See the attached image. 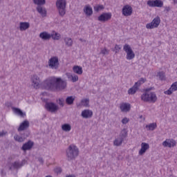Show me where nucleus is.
<instances>
[{
  "mask_svg": "<svg viewBox=\"0 0 177 177\" xmlns=\"http://www.w3.org/2000/svg\"><path fill=\"white\" fill-rule=\"evenodd\" d=\"M123 50H124L127 54L126 58L127 60H132L135 59V53H133V50L129 44H124L123 46Z\"/></svg>",
  "mask_w": 177,
  "mask_h": 177,
  "instance_id": "nucleus-5",
  "label": "nucleus"
},
{
  "mask_svg": "<svg viewBox=\"0 0 177 177\" xmlns=\"http://www.w3.org/2000/svg\"><path fill=\"white\" fill-rule=\"evenodd\" d=\"M174 3H177V0H173Z\"/></svg>",
  "mask_w": 177,
  "mask_h": 177,
  "instance_id": "nucleus-57",
  "label": "nucleus"
},
{
  "mask_svg": "<svg viewBox=\"0 0 177 177\" xmlns=\"http://www.w3.org/2000/svg\"><path fill=\"white\" fill-rule=\"evenodd\" d=\"M30 127V122L28 120H24L21 124L19 125V127L18 128L19 132L21 131H24L25 129H27Z\"/></svg>",
  "mask_w": 177,
  "mask_h": 177,
  "instance_id": "nucleus-18",
  "label": "nucleus"
},
{
  "mask_svg": "<svg viewBox=\"0 0 177 177\" xmlns=\"http://www.w3.org/2000/svg\"><path fill=\"white\" fill-rule=\"evenodd\" d=\"M129 122V119L128 118H124L122 120V124H125Z\"/></svg>",
  "mask_w": 177,
  "mask_h": 177,
  "instance_id": "nucleus-45",
  "label": "nucleus"
},
{
  "mask_svg": "<svg viewBox=\"0 0 177 177\" xmlns=\"http://www.w3.org/2000/svg\"><path fill=\"white\" fill-rule=\"evenodd\" d=\"M158 77H159V78H160V80L161 81L165 80V75L164 74L163 72H159V73H158Z\"/></svg>",
  "mask_w": 177,
  "mask_h": 177,
  "instance_id": "nucleus-41",
  "label": "nucleus"
},
{
  "mask_svg": "<svg viewBox=\"0 0 177 177\" xmlns=\"http://www.w3.org/2000/svg\"><path fill=\"white\" fill-rule=\"evenodd\" d=\"M14 139H15V142H18L19 143H23V142H24V140H26L25 138H23L17 134L14 136Z\"/></svg>",
  "mask_w": 177,
  "mask_h": 177,
  "instance_id": "nucleus-32",
  "label": "nucleus"
},
{
  "mask_svg": "<svg viewBox=\"0 0 177 177\" xmlns=\"http://www.w3.org/2000/svg\"><path fill=\"white\" fill-rule=\"evenodd\" d=\"M100 53H101L102 55H109V50L106 48H104L101 50V52Z\"/></svg>",
  "mask_w": 177,
  "mask_h": 177,
  "instance_id": "nucleus-44",
  "label": "nucleus"
},
{
  "mask_svg": "<svg viewBox=\"0 0 177 177\" xmlns=\"http://www.w3.org/2000/svg\"><path fill=\"white\" fill-rule=\"evenodd\" d=\"M56 6L59 16H61V17H64L66 15V6H67V1H66V0H57Z\"/></svg>",
  "mask_w": 177,
  "mask_h": 177,
  "instance_id": "nucleus-4",
  "label": "nucleus"
},
{
  "mask_svg": "<svg viewBox=\"0 0 177 177\" xmlns=\"http://www.w3.org/2000/svg\"><path fill=\"white\" fill-rule=\"evenodd\" d=\"M26 164H27V160H26V159L22 160L21 162L19 160H16L12 163V165L10 167V170L12 171V168L14 169H20V168L24 167Z\"/></svg>",
  "mask_w": 177,
  "mask_h": 177,
  "instance_id": "nucleus-9",
  "label": "nucleus"
},
{
  "mask_svg": "<svg viewBox=\"0 0 177 177\" xmlns=\"http://www.w3.org/2000/svg\"><path fill=\"white\" fill-rule=\"evenodd\" d=\"M132 12H133V10L129 5L124 6L122 10L123 16H125L126 17H128V16H131Z\"/></svg>",
  "mask_w": 177,
  "mask_h": 177,
  "instance_id": "nucleus-11",
  "label": "nucleus"
},
{
  "mask_svg": "<svg viewBox=\"0 0 177 177\" xmlns=\"http://www.w3.org/2000/svg\"><path fill=\"white\" fill-rule=\"evenodd\" d=\"M79 80L78 75H72V79L71 80V82H77Z\"/></svg>",
  "mask_w": 177,
  "mask_h": 177,
  "instance_id": "nucleus-42",
  "label": "nucleus"
},
{
  "mask_svg": "<svg viewBox=\"0 0 177 177\" xmlns=\"http://www.w3.org/2000/svg\"><path fill=\"white\" fill-rule=\"evenodd\" d=\"M55 172H56V174H62V168L61 167L55 168Z\"/></svg>",
  "mask_w": 177,
  "mask_h": 177,
  "instance_id": "nucleus-47",
  "label": "nucleus"
},
{
  "mask_svg": "<svg viewBox=\"0 0 177 177\" xmlns=\"http://www.w3.org/2000/svg\"><path fill=\"white\" fill-rule=\"evenodd\" d=\"M39 161L42 164L44 162V159H42V158H39Z\"/></svg>",
  "mask_w": 177,
  "mask_h": 177,
  "instance_id": "nucleus-53",
  "label": "nucleus"
},
{
  "mask_svg": "<svg viewBox=\"0 0 177 177\" xmlns=\"http://www.w3.org/2000/svg\"><path fill=\"white\" fill-rule=\"evenodd\" d=\"M162 146L164 147H171V146L172 147H174V146H176V143H175V142H173L169 139H167L165 141L162 142Z\"/></svg>",
  "mask_w": 177,
  "mask_h": 177,
  "instance_id": "nucleus-24",
  "label": "nucleus"
},
{
  "mask_svg": "<svg viewBox=\"0 0 177 177\" xmlns=\"http://www.w3.org/2000/svg\"><path fill=\"white\" fill-rule=\"evenodd\" d=\"M66 75L68 80L69 81H71V80L73 79V75L71 73H66Z\"/></svg>",
  "mask_w": 177,
  "mask_h": 177,
  "instance_id": "nucleus-46",
  "label": "nucleus"
},
{
  "mask_svg": "<svg viewBox=\"0 0 177 177\" xmlns=\"http://www.w3.org/2000/svg\"><path fill=\"white\" fill-rule=\"evenodd\" d=\"M80 41H82V42H85V40H82V39H80Z\"/></svg>",
  "mask_w": 177,
  "mask_h": 177,
  "instance_id": "nucleus-56",
  "label": "nucleus"
},
{
  "mask_svg": "<svg viewBox=\"0 0 177 177\" xmlns=\"http://www.w3.org/2000/svg\"><path fill=\"white\" fill-rule=\"evenodd\" d=\"M16 158V155L12 154L10 156V158H8V160H10V161H12V160H15Z\"/></svg>",
  "mask_w": 177,
  "mask_h": 177,
  "instance_id": "nucleus-50",
  "label": "nucleus"
},
{
  "mask_svg": "<svg viewBox=\"0 0 177 177\" xmlns=\"http://www.w3.org/2000/svg\"><path fill=\"white\" fill-rule=\"evenodd\" d=\"M127 136H128V131H127V129H123L121 131L119 135V137H120L121 138H123V140H124Z\"/></svg>",
  "mask_w": 177,
  "mask_h": 177,
  "instance_id": "nucleus-33",
  "label": "nucleus"
},
{
  "mask_svg": "<svg viewBox=\"0 0 177 177\" xmlns=\"http://www.w3.org/2000/svg\"><path fill=\"white\" fill-rule=\"evenodd\" d=\"M151 89H153V87L148 88L146 89V92L147 93L150 92V91H151Z\"/></svg>",
  "mask_w": 177,
  "mask_h": 177,
  "instance_id": "nucleus-52",
  "label": "nucleus"
},
{
  "mask_svg": "<svg viewBox=\"0 0 177 177\" xmlns=\"http://www.w3.org/2000/svg\"><path fill=\"white\" fill-rule=\"evenodd\" d=\"M35 5H37V6H42V5H45V0H33Z\"/></svg>",
  "mask_w": 177,
  "mask_h": 177,
  "instance_id": "nucleus-37",
  "label": "nucleus"
},
{
  "mask_svg": "<svg viewBox=\"0 0 177 177\" xmlns=\"http://www.w3.org/2000/svg\"><path fill=\"white\" fill-rule=\"evenodd\" d=\"M145 128L147 129V131H154L156 128H157V123H151L149 124L146 125Z\"/></svg>",
  "mask_w": 177,
  "mask_h": 177,
  "instance_id": "nucleus-31",
  "label": "nucleus"
},
{
  "mask_svg": "<svg viewBox=\"0 0 177 177\" xmlns=\"http://www.w3.org/2000/svg\"><path fill=\"white\" fill-rule=\"evenodd\" d=\"M146 82V78L141 77L135 84L139 88L142 84H145Z\"/></svg>",
  "mask_w": 177,
  "mask_h": 177,
  "instance_id": "nucleus-38",
  "label": "nucleus"
},
{
  "mask_svg": "<svg viewBox=\"0 0 177 177\" xmlns=\"http://www.w3.org/2000/svg\"><path fill=\"white\" fill-rule=\"evenodd\" d=\"M31 82L33 88H35V89L39 88V82H41V81L39 80V77H38V75H34L31 78Z\"/></svg>",
  "mask_w": 177,
  "mask_h": 177,
  "instance_id": "nucleus-12",
  "label": "nucleus"
},
{
  "mask_svg": "<svg viewBox=\"0 0 177 177\" xmlns=\"http://www.w3.org/2000/svg\"><path fill=\"white\" fill-rule=\"evenodd\" d=\"M44 85L50 91H64L67 88V80L62 77H51L44 82Z\"/></svg>",
  "mask_w": 177,
  "mask_h": 177,
  "instance_id": "nucleus-1",
  "label": "nucleus"
},
{
  "mask_svg": "<svg viewBox=\"0 0 177 177\" xmlns=\"http://www.w3.org/2000/svg\"><path fill=\"white\" fill-rule=\"evenodd\" d=\"M157 99V95L154 92L145 93L141 95V100L148 103H156Z\"/></svg>",
  "mask_w": 177,
  "mask_h": 177,
  "instance_id": "nucleus-3",
  "label": "nucleus"
},
{
  "mask_svg": "<svg viewBox=\"0 0 177 177\" xmlns=\"http://www.w3.org/2000/svg\"><path fill=\"white\" fill-rule=\"evenodd\" d=\"M62 129L64 132H70L71 131V125L70 124H64L62 125Z\"/></svg>",
  "mask_w": 177,
  "mask_h": 177,
  "instance_id": "nucleus-30",
  "label": "nucleus"
},
{
  "mask_svg": "<svg viewBox=\"0 0 177 177\" xmlns=\"http://www.w3.org/2000/svg\"><path fill=\"white\" fill-rule=\"evenodd\" d=\"M45 109L49 113H55L59 111V105L53 102H46Z\"/></svg>",
  "mask_w": 177,
  "mask_h": 177,
  "instance_id": "nucleus-8",
  "label": "nucleus"
},
{
  "mask_svg": "<svg viewBox=\"0 0 177 177\" xmlns=\"http://www.w3.org/2000/svg\"><path fill=\"white\" fill-rule=\"evenodd\" d=\"M111 12H104L97 17V20L101 23H106V21L111 20Z\"/></svg>",
  "mask_w": 177,
  "mask_h": 177,
  "instance_id": "nucleus-10",
  "label": "nucleus"
},
{
  "mask_svg": "<svg viewBox=\"0 0 177 177\" xmlns=\"http://www.w3.org/2000/svg\"><path fill=\"white\" fill-rule=\"evenodd\" d=\"M147 5H149V6L155 7L154 6V1H150V0L148 1Z\"/></svg>",
  "mask_w": 177,
  "mask_h": 177,
  "instance_id": "nucleus-48",
  "label": "nucleus"
},
{
  "mask_svg": "<svg viewBox=\"0 0 177 177\" xmlns=\"http://www.w3.org/2000/svg\"><path fill=\"white\" fill-rule=\"evenodd\" d=\"M39 38L43 39V41H49L50 39L51 36L48 32H42L39 34Z\"/></svg>",
  "mask_w": 177,
  "mask_h": 177,
  "instance_id": "nucleus-21",
  "label": "nucleus"
},
{
  "mask_svg": "<svg viewBox=\"0 0 177 177\" xmlns=\"http://www.w3.org/2000/svg\"><path fill=\"white\" fill-rule=\"evenodd\" d=\"M175 91H177V82L173 83L171 87L166 91H165V95H172Z\"/></svg>",
  "mask_w": 177,
  "mask_h": 177,
  "instance_id": "nucleus-16",
  "label": "nucleus"
},
{
  "mask_svg": "<svg viewBox=\"0 0 177 177\" xmlns=\"http://www.w3.org/2000/svg\"><path fill=\"white\" fill-rule=\"evenodd\" d=\"M30 28V23L28 22H20L19 23V30L20 31H26Z\"/></svg>",
  "mask_w": 177,
  "mask_h": 177,
  "instance_id": "nucleus-22",
  "label": "nucleus"
},
{
  "mask_svg": "<svg viewBox=\"0 0 177 177\" xmlns=\"http://www.w3.org/2000/svg\"><path fill=\"white\" fill-rule=\"evenodd\" d=\"M120 109L122 113H128L131 111V104L122 102V104H120Z\"/></svg>",
  "mask_w": 177,
  "mask_h": 177,
  "instance_id": "nucleus-13",
  "label": "nucleus"
},
{
  "mask_svg": "<svg viewBox=\"0 0 177 177\" xmlns=\"http://www.w3.org/2000/svg\"><path fill=\"white\" fill-rule=\"evenodd\" d=\"M50 36L51 38H53V39H55V41H59V39L62 38V35H60V33L57 32L52 33Z\"/></svg>",
  "mask_w": 177,
  "mask_h": 177,
  "instance_id": "nucleus-35",
  "label": "nucleus"
},
{
  "mask_svg": "<svg viewBox=\"0 0 177 177\" xmlns=\"http://www.w3.org/2000/svg\"><path fill=\"white\" fill-rule=\"evenodd\" d=\"M66 177H75V175H68Z\"/></svg>",
  "mask_w": 177,
  "mask_h": 177,
  "instance_id": "nucleus-54",
  "label": "nucleus"
},
{
  "mask_svg": "<svg viewBox=\"0 0 177 177\" xmlns=\"http://www.w3.org/2000/svg\"><path fill=\"white\" fill-rule=\"evenodd\" d=\"M1 176H6V172H5L4 169L1 171Z\"/></svg>",
  "mask_w": 177,
  "mask_h": 177,
  "instance_id": "nucleus-51",
  "label": "nucleus"
},
{
  "mask_svg": "<svg viewBox=\"0 0 177 177\" xmlns=\"http://www.w3.org/2000/svg\"><path fill=\"white\" fill-rule=\"evenodd\" d=\"M74 100H75V96H68L65 100L66 104L68 106H72V104H74Z\"/></svg>",
  "mask_w": 177,
  "mask_h": 177,
  "instance_id": "nucleus-26",
  "label": "nucleus"
},
{
  "mask_svg": "<svg viewBox=\"0 0 177 177\" xmlns=\"http://www.w3.org/2000/svg\"><path fill=\"white\" fill-rule=\"evenodd\" d=\"M150 149V145H149L148 143L146 142H142L141 143V149L139 151V155L143 156Z\"/></svg>",
  "mask_w": 177,
  "mask_h": 177,
  "instance_id": "nucleus-14",
  "label": "nucleus"
},
{
  "mask_svg": "<svg viewBox=\"0 0 177 177\" xmlns=\"http://www.w3.org/2000/svg\"><path fill=\"white\" fill-rule=\"evenodd\" d=\"M139 89V87L134 84V85L128 90L129 95H135L136 91Z\"/></svg>",
  "mask_w": 177,
  "mask_h": 177,
  "instance_id": "nucleus-27",
  "label": "nucleus"
},
{
  "mask_svg": "<svg viewBox=\"0 0 177 177\" xmlns=\"http://www.w3.org/2000/svg\"><path fill=\"white\" fill-rule=\"evenodd\" d=\"M73 71L75 74H77L78 75H81L83 73L82 67L80 66H74L73 67Z\"/></svg>",
  "mask_w": 177,
  "mask_h": 177,
  "instance_id": "nucleus-25",
  "label": "nucleus"
},
{
  "mask_svg": "<svg viewBox=\"0 0 177 177\" xmlns=\"http://www.w3.org/2000/svg\"><path fill=\"white\" fill-rule=\"evenodd\" d=\"M64 41L66 46H73V39L70 37H64Z\"/></svg>",
  "mask_w": 177,
  "mask_h": 177,
  "instance_id": "nucleus-34",
  "label": "nucleus"
},
{
  "mask_svg": "<svg viewBox=\"0 0 177 177\" xmlns=\"http://www.w3.org/2000/svg\"><path fill=\"white\" fill-rule=\"evenodd\" d=\"M80 156V149L74 144L70 145L66 149V157L68 161H73Z\"/></svg>",
  "mask_w": 177,
  "mask_h": 177,
  "instance_id": "nucleus-2",
  "label": "nucleus"
},
{
  "mask_svg": "<svg viewBox=\"0 0 177 177\" xmlns=\"http://www.w3.org/2000/svg\"><path fill=\"white\" fill-rule=\"evenodd\" d=\"M160 23H161V19L160 18V17L157 16L152 20L151 23L147 24L146 28H147L148 30H153V28H158Z\"/></svg>",
  "mask_w": 177,
  "mask_h": 177,
  "instance_id": "nucleus-7",
  "label": "nucleus"
},
{
  "mask_svg": "<svg viewBox=\"0 0 177 177\" xmlns=\"http://www.w3.org/2000/svg\"><path fill=\"white\" fill-rule=\"evenodd\" d=\"M153 3H154V6L156 8H162V6L164 5V3L160 0H155Z\"/></svg>",
  "mask_w": 177,
  "mask_h": 177,
  "instance_id": "nucleus-36",
  "label": "nucleus"
},
{
  "mask_svg": "<svg viewBox=\"0 0 177 177\" xmlns=\"http://www.w3.org/2000/svg\"><path fill=\"white\" fill-rule=\"evenodd\" d=\"M6 133H8V132L4 131H1V132H0V138H2V137H3V136H5V135H6Z\"/></svg>",
  "mask_w": 177,
  "mask_h": 177,
  "instance_id": "nucleus-49",
  "label": "nucleus"
},
{
  "mask_svg": "<svg viewBox=\"0 0 177 177\" xmlns=\"http://www.w3.org/2000/svg\"><path fill=\"white\" fill-rule=\"evenodd\" d=\"M122 142H124V139L121 138V137L118 136L113 141L114 146L120 147L122 145Z\"/></svg>",
  "mask_w": 177,
  "mask_h": 177,
  "instance_id": "nucleus-28",
  "label": "nucleus"
},
{
  "mask_svg": "<svg viewBox=\"0 0 177 177\" xmlns=\"http://www.w3.org/2000/svg\"><path fill=\"white\" fill-rule=\"evenodd\" d=\"M36 9L38 13H39L42 17H46V8L42 7L41 6H37Z\"/></svg>",
  "mask_w": 177,
  "mask_h": 177,
  "instance_id": "nucleus-20",
  "label": "nucleus"
},
{
  "mask_svg": "<svg viewBox=\"0 0 177 177\" xmlns=\"http://www.w3.org/2000/svg\"><path fill=\"white\" fill-rule=\"evenodd\" d=\"M120 49H121V46L117 45V44L115 46V53H118V52H120Z\"/></svg>",
  "mask_w": 177,
  "mask_h": 177,
  "instance_id": "nucleus-43",
  "label": "nucleus"
},
{
  "mask_svg": "<svg viewBox=\"0 0 177 177\" xmlns=\"http://www.w3.org/2000/svg\"><path fill=\"white\" fill-rule=\"evenodd\" d=\"M93 115V112L89 109H85L82 111V117L83 118H91Z\"/></svg>",
  "mask_w": 177,
  "mask_h": 177,
  "instance_id": "nucleus-17",
  "label": "nucleus"
},
{
  "mask_svg": "<svg viewBox=\"0 0 177 177\" xmlns=\"http://www.w3.org/2000/svg\"><path fill=\"white\" fill-rule=\"evenodd\" d=\"M48 64L49 68H51V70H57L60 66V63L59 62V57H52L48 60Z\"/></svg>",
  "mask_w": 177,
  "mask_h": 177,
  "instance_id": "nucleus-6",
  "label": "nucleus"
},
{
  "mask_svg": "<svg viewBox=\"0 0 177 177\" xmlns=\"http://www.w3.org/2000/svg\"><path fill=\"white\" fill-rule=\"evenodd\" d=\"M12 111H14L15 114H16L17 115H19V117H21L22 118H24V117H26V113H24L23 111H21V109L19 108L13 107Z\"/></svg>",
  "mask_w": 177,
  "mask_h": 177,
  "instance_id": "nucleus-23",
  "label": "nucleus"
},
{
  "mask_svg": "<svg viewBox=\"0 0 177 177\" xmlns=\"http://www.w3.org/2000/svg\"><path fill=\"white\" fill-rule=\"evenodd\" d=\"M103 9H104V6H103V5L95 6L94 7L95 12H100V10H103Z\"/></svg>",
  "mask_w": 177,
  "mask_h": 177,
  "instance_id": "nucleus-39",
  "label": "nucleus"
},
{
  "mask_svg": "<svg viewBox=\"0 0 177 177\" xmlns=\"http://www.w3.org/2000/svg\"><path fill=\"white\" fill-rule=\"evenodd\" d=\"M32 146H34V142L29 140L24 143L21 149L23 151H27V150H31V149H32Z\"/></svg>",
  "mask_w": 177,
  "mask_h": 177,
  "instance_id": "nucleus-15",
  "label": "nucleus"
},
{
  "mask_svg": "<svg viewBox=\"0 0 177 177\" xmlns=\"http://www.w3.org/2000/svg\"><path fill=\"white\" fill-rule=\"evenodd\" d=\"M46 177H53V176H50V175H48V176H46Z\"/></svg>",
  "mask_w": 177,
  "mask_h": 177,
  "instance_id": "nucleus-58",
  "label": "nucleus"
},
{
  "mask_svg": "<svg viewBox=\"0 0 177 177\" xmlns=\"http://www.w3.org/2000/svg\"><path fill=\"white\" fill-rule=\"evenodd\" d=\"M83 10L86 16L91 17L93 15V10L90 6H85Z\"/></svg>",
  "mask_w": 177,
  "mask_h": 177,
  "instance_id": "nucleus-19",
  "label": "nucleus"
},
{
  "mask_svg": "<svg viewBox=\"0 0 177 177\" xmlns=\"http://www.w3.org/2000/svg\"><path fill=\"white\" fill-rule=\"evenodd\" d=\"M57 103L61 107H64V98H59L58 100H57Z\"/></svg>",
  "mask_w": 177,
  "mask_h": 177,
  "instance_id": "nucleus-40",
  "label": "nucleus"
},
{
  "mask_svg": "<svg viewBox=\"0 0 177 177\" xmlns=\"http://www.w3.org/2000/svg\"><path fill=\"white\" fill-rule=\"evenodd\" d=\"M80 106H83V107H89V98H83L80 102Z\"/></svg>",
  "mask_w": 177,
  "mask_h": 177,
  "instance_id": "nucleus-29",
  "label": "nucleus"
},
{
  "mask_svg": "<svg viewBox=\"0 0 177 177\" xmlns=\"http://www.w3.org/2000/svg\"><path fill=\"white\" fill-rule=\"evenodd\" d=\"M139 118H140V119L143 118V115H140L139 116Z\"/></svg>",
  "mask_w": 177,
  "mask_h": 177,
  "instance_id": "nucleus-55",
  "label": "nucleus"
}]
</instances>
